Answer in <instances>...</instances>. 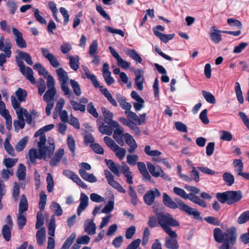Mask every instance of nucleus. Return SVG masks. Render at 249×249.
Listing matches in <instances>:
<instances>
[{
    "label": "nucleus",
    "instance_id": "obj_1",
    "mask_svg": "<svg viewBox=\"0 0 249 249\" xmlns=\"http://www.w3.org/2000/svg\"><path fill=\"white\" fill-rule=\"evenodd\" d=\"M38 151L34 148L28 152L30 161L35 163L37 159L46 160L51 158L55 150V143L53 138L49 137L47 140L45 135H42L37 142Z\"/></svg>",
    "mask_w": 249,
    "mask_h": 249
},
{
    "label": "nucleus",
    "instance_id": "obj_2",
    "mask_svg": "<svg viewBox=\"0 0 249 249\" xmlns=\"http://www.w3.org/2000/svg\"><path fill=\"white\" fill-rule=\"evenodd\" d=\"M213 237L217 243H222L218 247L219 249H230V245L235 244L237 238L236 229L232 227L223 232L219 228L213 230Z\"/></svg>",
    "mask_w": 249,
    "mask_h": 249
},
{
    "label": "nucleus",
    "instance_id": "obj_3",
    "mask_svg": "<svg viewBox=\"0 0 249 249\" xmlns=\"http://www.w3.org/2000/svg\"><path fill=\"white\" fill-rule=\"evenodd\" d=\"M176 201L177 202L174 201L166 193L163 194V202L166 207L172 209L178 208L188 215H193L195 217L199 216L200 213L198 211L186 204L181 200L177 199Z\"/></svg>",
    "mask_w": 249,
    "mask_h": 249
},
{
    "label": "nucleus",
    "instance_id": "obj_4",
    "mask_svg": "<svg viewBox=\"0 0 249 249\" xmlns=\"http://www.w3.org/2000/svg\"><path fill=\"white\" fill-rule=\"evenodd\" d=\"M156 216L159 225L164 231L166 233L174 234V231L172 230L171 227H178L179 223L168 213H157Z\"/></svg>",
    "mask_w": 249,
    "mask_h": 249
},
{
    "label": "nucleus",
    "instance_id": "obj_5",
    "mask_svg": "<svg viewBox=\"0 0 249 249\" xmlns=\"http://www.w3.org/2000/svg\"><path fill=\"white\" fill-rule=\"evenodd\" d=\"M104 141L107 146L115 153L116 156L119 160H122L124 159L126 153L124 148L120 147L111 138L107 136L104 137Z\"/></svg>",
    "mask_w": 249,
    "mask_h": 249
},
{
    "label": "nucleus",
    "instance_id": "obj_6",
    "mask_svg": "<svg viewBox=\"0 0 249 249\" xmlns=\"http://www.w3.org/2000/svg\"><path fill=\"white\" fill-rule=\"evenodd\" d=\"M58 80L60 83L61 88L65 95L70 96L71 92L67 84L69 80V76L67 72L62 68L56 70Z\"/></svg>",
    "mask_w": 249,
    "mask_h": 249
},
{
    "label": "nucleus",
    "instance_id": "obj_7",
    "mask_svg": "<svg viewBox=\"0 0 249 249\" xmlns=\"http://www.w3.org/2000/svg\"><path fill=\"white\" fill-rule=\"evenodd\" d=\"M55 218L54 215L52 216L48 227V234L52 237L48 238L47 249H53L55 241L52 237L54 236L55 230Z\"/></svg>",
    "mask_w": 249,
    "mask_h": 249
},
{
    "label": "nucleus",
    "instance_id": "obj_8",
    "mask_svg": "<svg viewBox=\"0 0 249 249\" xmlns=\"http://www.w3.org/2000/svg\"><path fill=\"white\" fill-rule=\"evenodd\" d=\"M16 53L17 55L16 56L15 59L18 67H19L20 63H22L23 66H25L22 60H24L28 65H33L32 58L29 53L20 50H17Z\"/></svg>",
    "mask_w": 249,
    "mask_h": 249
},
{
    "label": "nucleus",
    "instance_id": "obj_9",
    "mask_svg": "<svg viewBox=\"0 0 249 249\" xmlns=\"http://www.w3.org/2000/svg\"><path fill=\"white\" fill-rule=\"evenodd\" d=\"M104 173L107 182L110 186L121 193H125L126 192L125 190L119 182L114 180V177L110 172L107 170H105Z\"/></svg>",
    "mask_w": 249,
    "mask_h": 249
},
{
    "label": "nucleus",
    "instance_id": "obj_10",
    "mask_svg": "<svg viewBox=\"0 0 249 249\" xmlns=\"http://www.w3.org/2000/svg\"><path fill=\"white\" fill-rule=\"evenodd\" d=\"M63 174L68 178L71 179L74 182L76 183L78 186L84 188H88L87 185L72 171L70 170H65L63 172Z\"/></svg>",
    "mask_w": 249,
    "mask_h": 249
},
{
    "label": "nucleus",
    "instance_id": "obj_11",
    "mask_svg": "<svg viewBox=\"0 0 249 249\" xmlns=\"http://www.w3.org/2000/svg\"><path fill=\"white\" fill-rule=\"evenodd\" d=\"M169 236L165 239L164 246L168 249H178L179 248L177 241L178 235L174 231V234L167 233Z\"/></svg>",
    "mask_w": 249,
    "mask_h": 249
},
{
    "label": "nucleus",
    "instance_id": "obj_12",
    "mask_svg": "<svg viewBox=\"0 0 249 249\" xmlns=\"http://www.w3.org/2000/svg\"><path fill=\"white\" fill-rule=\"evenodd\" d=\"M43 57L47 59L51 66L53 68H58L60 66V63L56 56L53 53H50L49 50L45 48L41 49Z\"/></svg>",
    "mask_w": 249,
    "mask_h": 249
},
{
    "label": "nucleus",
    "instance_id": "obj_13",
    "mask_svg": "<svg viewBox=\"0 0 249 249\" xmlns=\"http://www.w3.org/2000/svg\"><path fill=\"white\" fill-rule=\"evenodd\" d=\"M108 49L112 55L116 59L117 65L119 67L124 69H127L129 68L130 63L124 60L113 47L109 46Z\"/></svg>",
    "mask_w": 249,
    "mask_h": 249
},
{
    "label": "nucleus",
    "instance_id": "obj_14",
    "mask_svg": "<svg viewBox=\"0 0 249 249\" xmlns=\"http://www.w3.org/2000/svg\"><path fill=\"white\" fill-rule=\"evenodd\" d=\"M160 193L157 189L149 190L144 195L143 200L147 205H151L153 204L155 197L160 196Z\"/></svg>",
    "mask_w": 249,
    "mask_h": 249
},
{
    "label": "nucleus",
    "instance_id": "obj_15",
    "mask_svg": "<svg viewBox=\"0 0 249 249\" xmlns=\"http://www.w3.org/2000/svg\"><path fill=\"white\" fill-rule=\"evenodd\" d=\"M22 63H20L19 69L20 72L26 77L32 84L35 85L36 84V79L33 76V71L31 68L26 66H23Z\"/></svg>",
    "mask_w": 249,
    "mask_h": 249
},
{
    "label": "nucleus",
    "instance_id": "obj_16",
    "mask_svg": "<svg viewBox=\"0 0 249 249\" xmlns=\"http://www.w3.org/2000/svg\"><path fill=\"white\" fill-rule=\"evenodd\" d=\"M124 113L127 118L132 119L138 125H142L146 122V114H141L140 117L135 112L130 111H125Z\"/></svg>",
    "mask_w": 249,
    "mask_h": 249
},
{
    "label": "nucleus",
    "instance_id": "obj_17",
    "mask_svg": "<svg viewBox=\"0 0 249 249\" xmlns=\"http://www.w3.org/2000/svg\"><path fill=\"white\" fill-rule=\"evenodd\" d=\"M12 32L15 36V40L17 45L20 48H26L27 47V43L23 38L22 33L15 27L12 28Z\"/></svg>",
    "mask_w": 249,
    "mask_h": 249
},
{
    "label": "nucleus",
    "instance_id": "obj_18",
    "mask_svg": "<svg viewBox=\"0 0 249 249\" xmlns=\"http://www.w3.org/2000/svg\"><path fill=\"white\" fill-rule=\"evenodd\" d=\"M109 66L107 63L103 64L102 71L103 77L108 85H110L115 82L114 78L111 76V72L109 70Z\"/></svg>",
    "mask_w": 249,
    "mask_h": 249
},
{
    "label": "nucleus",
    "instance_id": "obj_19",
    "mask_svg": "<svg viewBox=\"0 0 249 249\" xmlns=\"http://www.w3.org/2000/svg\"><path fill=\"white\" fill-rule=\"evenodd\" d=\"M84 230L88 234L92 235L95 234L96 226L93 219H86L84 224Z\"/></svg>",
    "mask_w": 249,
    "mask_h": 249
},
{
    "label": "nucleus",
    "instance_id": "obj_20",
    "mask_svg": "<svg viewBox=\"0 0 249 249\" xmlns=\"http://www.w3.org/2000/svg\"><path fill=\"white\" fill-rule=\"evenodd\" d=\"M223 32L218 30L215 26L211 27L209 33L211 40L216 44L219 43L222 40L220 33Z\"/></svg>",
    "mask_w": 249,
    "mask_h": 249
},
{
    "label": "nucleus",
    "instance_id": "obj_21",
    "mask_svg": "<svg viewBox=\"0 0 249 249\" xmlns=\"http://www.w3.org/2000/svg\"><path fill=\"white\" fill-rule=\"evenodd\" d=\"M11 43L9 39H7L4 43L3 38L2 37L0 38V50L6 54L7 58H10L11 56Z\"/></svg>",
    "mask_w": 249,
    "mask_h": 249
},
{
    "label": "nucleus",
    "instance_id": "obj_22",
    "mask_svg": "<svg viewBox=\"0 0 249 249\" xmlns=\"http://www.w3.org/2000/svg\"><path fill=\"white\" fill-rule=\"evenodd\" d=\"M234 170L237 175L244 178L248 173L243 172L244 164L240 159H235L232 162Z\"/></svg>",
    "mask_w": 249,
    "mask_h": 249
},
{
    "label": "nucleus",
    "instance_id": "obj_23",
    "mask_svg": "<svg viewBox=\"0 0 249 249\" xmlns=\"http://www.w3.org/2000/svg\"><path fill=\"white\" fill-rule=\"evenodd\" d=\"M89 204V197L84 193L80 194V204L78 207L77 213L78 215H80L82 212L84 211Z\"/></svg>",
    "mask_w": 249,
    "mask_h": 249
},
{
    "label": "nucleus",
    "instance_id": "obj_24",
    "mask_svg": "<svg viewBox=\"0 0 249 249\" xmlns=\"http://www.w3.org/2000/svg\"><path fill=\"white\" fill-rule=\"evenodd\" d=\"M124 132V128L123 127H119L114 130L113 135L114 139L121 146H124V134H123Z\"/></svg>",
    "mask_w": 249,
    "mask_h": 249
},
{
    "label": "nucleus",
    "instance_id": "obj_25",
    "mask_svg": "<svg viewBox=\"0 0 249 249\" xmlns=\"http://www.w3.org/2000/svg\"><path fill=\"white\" fill-rule=\"evenodd\" d=\"M227 194L228 204L229 205H231L242 198V194L240 191H227Z\"/></svg>",
    "mask_w": 249,
    "mask_h": 249
},
{
    "label": "nucleus",
    "instance_id": "obj_26",
    "mask_svg": "<svg viewBox=\"0 0 249 249\" xmlns=\"http://www.w3.org/2000/svg\"><path fill=\"white\" fill-rule=\"evenodd\" d=\"M124 139L125 142L129 146V148L128 150V152L130 153H133L138 147V145L135 140L129 133L124 134Z\"/></svg>",
    "mask_w": 249,
    "mask_h": 249
},
{
    "label": "nucleus",
    "instance_id": "obj_27",
    "mask_svg": "<svg viewBox=\"0 0 249 249\" xmlns=\"http://www.w3.org/2000/svg\"><path fill=\"white\" fill-rule=\"evenodd\" d=\"M147 166L150 173L154 177L158 178L162 173V169L159 165L155 166L151 162H148Z\"/></svg>",
    "mask_w": 249,
    "mask_h": 249
},
{
    "label": "nucleus",
    "instance_id": "obj_28",
    "mask_svg": "<svg viewBox=\"0 0 249 249\" xmlns=\"http://www.w3.org/2000/svg\"><path fill=\"white\" fill-rule=\"evenodd\" d=\"M64 154V150L62 148L59 149L55 153L54 157L51 159L50 164L52 166H57L60 162Z\"/></svg>",
    "mask_w": 249,
    "mask_h": 249
},
{
    "label": "nucleus",
    "instance_id": "obj_29",
    "mask_svg": "<svg viewBox=\"0 0 249 249\" xmlns=\"http://www.w3.org/2000/svg\"><path fill=\"white\" fill-rule=\"evenodd\" d=\"M79 174L84 180L90 183H94L97 180V178L93 174H89L84 169H80Z\"/></svg>",
    "mask_w": 249,
    "mask_h": 249
},
{
    "label": "nucleus",
    "instance_id": "obj_30",
    "mask_svg": "<svg viewBox=\"0 0 249 249\" xmlns=\"http://www.w3.org/2000/svg\"><path fill=\"white\" fill-rule=\"evenodd\" d=\"M105 162L108 168L117 177H119L120 173L119 169L120 165L115 163L111 160H105Z\"/></svg>",
    "mask_w": 249,
    "mask_h": 249
},
{
    "label": "nucleus",
    "instance_id": "obj_31",
    "mask_svg": "<svg viewBox=\"0 0 249 249\" xmlns=\"http://www.w3.org/2000/svg\"><path fill=\"white\" fill-rule=\"evenodd\" d=\"M143 73V71L140 70L135 72L136 76L135 83L138 89L140 90L143 89V84L144 82Z\"/></svg>",
    "mask_w": 249,
    "mask_h": 249
},
{
    "label": "nucleus",
    "instance_id": "obj_32",
    "mask_svg": "<svg viewBox=\"0 0 249 249\" xmlns=\"http://www.w3.org/2000/svg\"><path fill=\"white\" fill-rule=\"evenodd\" d=\"M67 58L69 59L70 67L71 69L76 71L79 68V57L75 55L74 56L68 55Z\"/></svg>",
    "mask_w": 249,
    "mask_h": 249
},
{
    "label": "nucleus",
    "instance_id": "obj_33",
    "mask_svg": "<svg viewBox=\"0 0 249 249\" xmlns=\"http://www.w3.org/2000/svg\"><path fill=\"white\" fill-rule=\"evenodd\" d=\"M188 199L193 203L197 204L202 208H206L207 207L206 202L204 200L201 199L200 197L193 193L189 194Z\"/></svg>",
    "mask_w": 249,
    "mask_h": 249
},
{
    "label": "nucleus",
    "instance_id": "obj_34",
    "mask_svg": "<svg viewBox=\"0 0 249 249\" xmlns=\"http://www.w3.org/2000/svg\"><path fill=\"white\" fill-rule=\"evenodd\" d=\"M82 68L87 78L90 80L95 87H98L99 86V83L97 81L96 76L93 74L90 73L89 70L87 66L83 65L82 66Z\"/></svg>",
    "mask_w": 249,
    "mask_h": 249
},
{
    "label": "nucleus",
    "instance_id": "obj_35",
    "mask_svg": "<svg viewBox=\"0 0 249 249\" xmlns=\"http://www.w3.org/2000/svg\"><path fill=\"white\" fill-rule=\"evenodd\" d=\"M98 87L99 88L101 93L107 98L108 101L113 106L117 107L118 105L117 103L113 98L108 90L106 88H103L102 86H99Z\"/></svg>",
    "mask_w": 249,
    "mask_h": 249
},
{
    "label": "nucleus",
    "instance_id": "obj_36",
    "mask_svg": "<svg viewBox=\"0 0 249 249\" xmlns=\"http://www.w3.org/2000/svg\"><path fill=\"white\" fill-rule=\"evenodd\" d=\"M117 100L119 103L121 107L125 110V111H130L131 108V105L128 102L126 101L125 99L120 94H117Z\"/></svg>",
    "mask_w": 249,
    "mask_h": 249
},
{
    "label": "nucleus",
    "instance_id": "obj_37",
    "mask_svg": "<svg viewBox=\"0 0 249 249\" xmlns=\"http://www.w3.org/2000/svg\"><path fill=\"white\" fill-rule=\"evenodd\" d=\"M28 205L27 198L24 195L20 196V200L18 206V213H23L28 210Z\"/></svg>",
    "mask_w": 249,
    "mask_h": 249
},
{
    "label": "nucleus",
    "instance_id": "obj_38",
    "mask_svg": "<svg viewBox=\"0 0 249 249\" xmlns=\"http://www.w3.org/2000/svg\"><path fill=\"white\" fill-rule=\"evenodd\" d=\"M126 54L130 58L135 60L137 63H141L142 59L141 56L137 53L134 49H128L126 52Z\"/></svg>",
    "mask_w": 249,
    "mask_h": 249
},
{
    "label": "nucleus",
    "instance_id": "obj_39",
    "mask_svg": "<svg viewBox=\"0 0 249 249\" xmlns=\"http://www.w3.org/2000/svg\"><path fill=\"white\" fill-rule=\"evenodd\" d=\"M46 231L44 228H42L38 230L36 234L37 243L39 246L44 244L46 239L45 236Z\"/></svg>",
    "mask_w": 249,
    "mask_h": 249
},
{
    "label": "nucleus",
    "instance_id": "obj_40",
    "mask_svg": "<svg viewBox=\"0 0 249 249\" xmlns=\"http://www.w3.org/2000/svg\"><path fill=\"white\" fill-rule=\"evenodd\" d=\"M56 93V89H48L43 96L44 100L46 102H54V97Z\"/></svg>",
    "mask_w": 249,
    "mask_h": 249
},
{
    "label": "nucleus",
    "instance_id": "obj_41",
    "mask_svg": "<svg viewBox=\"0 0 249 249\" xmlns=\"http://www.w3.org/2000/svg\"><path fill=\"white\" fill-rule=\"evenodd\" d=\"M128 193L131 198V203L133 205H137L138 202V198L135 190L131 185L129 186Z\"/></svg>",
    "mask_w": 249,
    "mask_h": 249
},
{
    "label": "nucleus",
    "instance_id": "obj_42",
    "mask_svg": "<svg viewBox=\"0 0 249 249\" xmlns=\"http://www.w3.org/2000/svg\"><path fill=\"white\" fill-rule=\"evenodd\" d=\"M17 177L19 180H23L26 176V167L24 164L20 163L16 173Z\"/></svg>",
    "mask_w": 249,
    "mask_h": 249
},
{
    "label": "nucleus",
    "instance_id": "obj_43",
    "mask_svg": "<svg viewBox=\"0 0 249 249\" xmlns=\"http://www.w3.org/2000/svg\"><path fill=\"white\" fill-rule=\"evenodd\" d=\"M54 127L53 124H50L41 128L40 129L37 130L34 136L37 137L38 136L41 137L42 135H45L44 134V132H47Z\"/></svg>",
    "mask_w": 249,
    "mask_h": 249
},
{
    "label": "nucleus",
    "instance_id": "obj_44",
    "mask_svg": "<svg viewBox=\"0 0 249 249\" xmlns=\"http://www.w3.org/2000/svg\"><path fill=\"white\" fill-rule=\"evenodd\" d=\"M11 227L10 226L4 225L2 229V233L3 238L6 241H9L11 239Z\"/></svg>",
    "mask_w": 249,
    "mask_h": 249
},
{
    "label": "nucleus",
    "instance_id": "obj_45",
    "mask_svg": "<svg viewBox=\"0 0 249 249\" xmlns=\"http://www.w3.org/2000/svg\"><path fill=\"white\" fill-rule=\"evenodd\" d=\"M235 91L237 100L240 104H243L244 98L242 95V91L239 82H236L235 85Z\"/></svg>",
    "mask_w": 249,
    "mask_h": 249
},
{
    "label": "nucleus",
    "instance_id": "obj_46",
    "mask_svg": "<svg viewBox=\"0 0 249 249\" xmlns=\"http://www.w3.org/2000/svg\"><path fill=\"white\" fill-rule=\"evenodd\" d=\"M155 36L160 38V39L164 43H166L168 42L170 40H171L173 38V37L175 36L174 34H168L165 35L162 33H155Z\"/></svg>",
    "mask_w": 249,
    "mask_h": 249
},
{
    "label": "nucleus",
    "instance_id": "obj_47",
    "mask_svg": "<svg viewBox=\"0 0 249 249\" xmlns=\"http://www.w3.org/2000/svg\"><path fill=\"white\" fill-rule=\"evenodd\" d=\"M76 238L75 233H72L70 236L67 238L61 249H69L71 244L73 243Z\"/></svg>",
    "mask_w": 249,
    "mask_h": 249
},
{
    "label": "nucleus",
    "instance_id": "obj_48",
    "mask_svg": "<svg viewBox=\"0 0 249 249\" xmlns=\"http://www.w3.org/2000/svg\"><path fill=\"white\" fill-rule=\"evenodd\" d=\"M15 94L19 102H22L25 101L27 94L25 89L18 88L16 90Z\"/></svg>",
    "mask_w": 249,
    "mask_h": 249
},
{
    "label": "nucleus",
    "instance_id": "obj_49",
    "mask_svg": "<svg viewBox=\"0 0 249 249\" xmlns=\"http://www.w3.org/2000/svg\"><path fill=\"white\" fill-rule=\"evenodd\" d=\"M18 159L17 158L12 159L10 158H5L3 160V164L7 169L11 168L18 162Z\"/></svg>",
    "mask_w": 249,
    "mask_h": 249
},
{
    "label": "nucleus",
    "instance_id": "obj_50",
    "mask_svg": "<svg viewBox=\"0 0 249 249\" xmlns=\"http://www.w3.org/2000/svg\"><path fill=\"white\" fill-rule=\"evenodd\" d=\"M219 134L221 140L230 142L232 139V135L229 131L221 130L219 131Z\"/></svg>",
    "mask_w": 249,
    "mask_h": 249
},
{
    "label": "nucleus",
    "instance_id": "obj_51",
    "mask_svg": "<svg viewBox=\"0 0 249 249\" xmlns=\"http://www.w3.org/2000/svg\"><path fill=\"white\" fill-rule=\"evenodd\" d=\"M145 153L150 157H158L161 154V152L158 150H152L150 145H146L144 148Z\"/></svg>",
    "mask_w": 249,
    "mask_h": 249
},
{
    "label": "nucleus",
    "instance_id": "obj_52",
    "mask_svg": "<svg viewBox=\"0 0 249 249\" xmlns=\"http://www.w3.org/2000/svg\"><path fill=\"white\" fill-rule=\"evenodd\" d=\"M52 210L54 212L55 214L59 216L62 214L63 210L61 206L56 202H53L51 205Z\"/></svg>",
    "mask_w": 249,
    "mask_h": 249
},
{
    "label": "nucleus",
    "instance_id": "obj_53",
    "mask_svg": "<svg viewBox=\"0 0 249 249\" xmlns=\"http://www.w3.org/2000/svg\"><path fill=\"white\" fill-rule=\"evenodd\" d=\"M223 178L228 186H231L234 183V176L229 172H226L223 175Z\"/></svg>",
    "mask_w": 249,
    "mask_h": 249
},
{
    "label": "nucleus",
    "instance_id": "obj_54",
    "mask_svg": "<svg viewBox=\"0 0 249 249\" xmlns=\"http://www.w3.org/2000/svg\"><path fill=\"white\" fill-rule=\"evenodd\" d=\"M98 44L97 40H93L89 48V53L90 56L96 55L98 52Z\"/></svg>",
    "mask_w": 249,
    "mask_h": 249
},
{
    "label": "nucleus",
    "instance_id": "obj_55",
    "mask_svg": "<svg viewBox=\"0 0 249 249\" xmlns=\"http://www.w3.org/2000/svg\"><path fill=\"white\" fill-rule=\"evenodd\" d=\"M47 201V196L44 191H41L40 193V199L39 202V208L41 211H43L45 209Z\"/></svg>",
    "mask_w": 249,
    "mask_h": 249
},
{
    "label": "nucleus",
    "instance_id": "obj_56",
    "mask_svg": "<svg viewBox=\"0 0 249 249\" xmlns=\"http://www.w3.org/2000/svg\"><path fill=\"white\" fill-rule=\"evenodd\" d=\"M70 84L73 89L74 93L77 96H79L81 94V90L80 86L78 82L74 80H70Z\"/></svg>",
    "mask_w": 249,
    "mask_h": 249
},
{
    "label": "nucleus",
    "instance_id": "obj_57",
    "mask_svg": "<svg viewBox=\"0 0 249 249\" xmlns=\"http://www.w3.org/2000/svg\"><path fill=\"white\" fill-rule=\"evenodd\" d=\"M46 182L47 183V191L49 193H51L53 189L54 181L53 176L51 173H48L46 178Z\"/></svg>",
    "mask_w": 249,
    "mask_h": 249
},
{
    "label": "nucleus",
    "instance_id": "obj_58",
    "mask_svg": "<svg viewBox=\"0 0 249 249\" xmlns=\"http://www.w3.org/2000/svg\"><path fill=\"white\" fill-rule=\"evenodd\" d=\"M101 110L105 118V121L107 124L112 119L113 114L105 107H102Z\"/></svg>",
    "mask_w": 249,
    "mask_h": 249
},
{
    "label": "nucleus",
    "instance_id": "obj_59",
    "mask_svg": "<svg viewBox=\"0 0 249 249\" xmlns=\"http://www.w3.org/2000/svg\"><path fill=\"white\" fill-rule=\"evenodd\" d=\"M173 192L177 195L180 196L182 198L188 199L189 194H187L183 189L178 187H175L173 188Z\"/></svg>",
    "mask_w": 249,
    "mask_h": 249
},
{
    "label": "nucleus",
    "instance_id": "obj_60",
    "mask_svg": "<svg viewBox=\"0 0 249 249\" xmlns=\"http://www.w3.org/2000/svg\"><path fill=\"white\" fill-rule=\"evenodd\" d=\"M70 103L72 107V108L74 110H79L82 112H84L85 111L86 107L85 105H82L80 103L74 100H71Z\"/></svg>",
    "mask_w": 249,
    "mask_h": 249
},
{
    "label": "nucleus",
    "instance_id": "obj_61",
    "mask_svg": "<svg viewBox=\"0 0 249 249\" xmlns=\"http://www.w3.org/2000/svg\"><path fill=\"white\" fill-rule=\"evenodd\" d=\"M26 218L23 213H18L17 215V223L19 229H22L25 225Z\"/></svg>",
    "mask_w": 249,
    "mask_h": 249
},
{
    "label": "nucleus",
    "instance_id": "obj_62",
    "mask_svg": "<svg viewBox=\"0 0 249 249\" xmlns=\"http://www.w3.org/2000/svg\"><path fill=\"white\" fill-rule=\"evenodd\" d=\"M202 94L205 100L209 103L214 104L215 99L214 96L210 92L203 90Z\"/></svg>",
    "mask_w": 249,
    "mask_h": 249
},
{
    "label": "nucleus",
    "instance_id": "obj_63",
    "mask_svg": "<svg viewBox=\"0 0 249 249\" xmlns=\"http://www.w3.org/2000/svg\"><path fill=\"white\" fill-rule=\"evenodd\" d=\"M6 6L9 9L10 14H15L17 9V5L16 2L14 0H8L6 3Z\"/></svg>",
    "mask_w": 249,
    "mask_h": 249
},
{
    "label": "nucleus",
    "instance_id": "obj_64",
    "mask_svg": "<svg viewBox=\"0 0 249 249\" xmlns=\"http://www.w3.org/2000/svg\"><path fill=\"white\" fill-rule=\"evenodd\" d=\"M249 221V211H247L243 213L239 216L237 222L239 224H242Z\"/></svg>",
    "mask_w": 249,
    "mask_h": 249
}]
</instances>
